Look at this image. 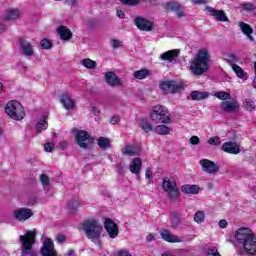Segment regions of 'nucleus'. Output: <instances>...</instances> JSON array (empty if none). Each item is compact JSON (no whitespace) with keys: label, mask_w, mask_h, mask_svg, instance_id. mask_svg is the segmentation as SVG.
Here are the masks:
<instances>
[{"label":"nucleus","mask_w":256,"mask_h":256,"mask_svg":"<svg viewBox=\"0 0 256 256\" xmlns=\"http://www.w3.org/2000/svg\"><path fill=\"white\" fill-rule=\"evenodd\" d=\"M234 239V247L239 255H256V236L251 229H238Z\"/></svg>","instance_id":"nucleus-1"},{"label":"nucleus","mask_w":256,"mask_h":256,"mask_svg":"<svg viewBox=\"0 0 256 256\" xmlns=\"http://www.w3.org/2000/svg\"><path fill=\"white\" fill-rule=\"evenodd\" d=\"M209 52L205 49L199 50L197 56L190 61V71L192 75H203L209 70Z\"/></svg>","instance_id":"nucleus-2"},{"label":"nucleus","mask_w":256,"mask_h":256,"mask_svg":"<svg viewBox=\"0 0 256 256\" xmlns=\"http://www.w3.org/2000/svg\"><path fill=\"white\" fill-rule=\"evenodd\" d=\"M82 231H84L87 239L92 243L99 245L101 234L103 233V226L95 219L87 220L83 224Z\"/></svg>","instance_id":"nucleus-3"},{"label":"nucleus","mask_w":256,"mask_h":256,"mask_svg":"<svg viewBox=\"0 0 256 256\" xmlns=\"http://www.w3.org/2000/svg\"><path fill=\"white\" fill-rule=\"evenodd\" d=\"M37 237V231L29 230L26 231L25 235H20V243H21V255L22 256H36L35 250H33V246L35 245V239Z\"/></svg>","instance_id":"nucleus-4"},{"label":"nucleus","mask_w":256,"mask_h":256,"mask_svg":"<svg viewBox=\"0 0 256 256\" xmlns=\"http://www.w3.org/2000/svg\"><path fill=\"white\" fill-rule=\"evenodd\" d=\"M5 113L15 121H21L25 117V110L19 101H9L5 107Z\"/></svg>","instance_id":"nucleus-5"},{"label":"nucleus","mask_w":256,"mask_h":256,"mask_svg":"<svg viewBox=\"0 0 256 256\" xmlns=\"http://www.w3.org/2000/svg\"><path fill=\"white\" fill-rule=\"evenodd\" d=\"M150 119L154 123L167 124L171 122V117H169V110L163 105H156L153 107L150 113Z\"/></svg>","instance_id":"nucleus-6"},{"label":"nucleus","mask_w":256,"mask_h":256,"mask_svg":"<svg viewBox=\"0 0 256 256\" xmlns=\"http://www.w3.org/2000/svg\"><path fill=\"white\" fill-rule=\"evenodd\" d=\"M162 187L164 191L168 193L171 201H177V199H179V187H177V182L175 180L164 178L162 181Z\"/></svg>","instance_id":"nucleus-7"},{"label":"nucleus","mask_w":256,"mask_h":256,"mask_svg":"<svg viewBox=\"0 0 256 256\" xmlns=\"http://www.w3.org/2000/svg\"><path fill=\"white\" fill-rule=\"evenodd\" d=\"M76 143L81 149H91L89 145H92L93 138L85 130H79L75 135Z\"/></svg>","instance_id":"nucleus-8"},{"label":"nucleus","mask_w":256,"mask_h":256,"mask_svg":"<svg viewBox=\"0 0 256 256\" xmlns=\"http://www.w3.org/2000/svg\"><path fill=\"white\" fill-rule=\"evenodd\" d=\"M17 45L19 46L22 55H24L25 57H33L35 55L33 44H31V42H29L27 39H18Z\"/></svg>","instance_id":"nucleus-9"},{"label":"nucleus","mask_w":256,"mask_h":256,"mask_svg":"<svg viewBox=\"0 0 256 256\" xmlns=\"http://www.w3.org/2000/svg\"><path fill=\"white\" fill-rule=\"evenodd\" d=\"M199 164L201 165L202 171H204V173L215 175V173L219 172V165L209 159H202L200 160Z\"/></svg>","instance_id":"nucleus-10"},{"label":"nucleus","mask_w":256,"mask_h":256,"mask_svg":"<svg viewBox=\"0 0 256 256\" xmlns=\"http://www.w3.org/2000/svg\"><path fill=\"white\" fill-rule=\"evenodd\" d=\"M13 215L16 221L23 223L33 217V210L29 208H19L13 212Z\"/></svg>","instance_id":"nucleus-11"},{"label":"nucleus","mask_w":256,"mask_h":256,"mask_svg":"<svg viewBox=\"0 0 256 256\" xmlns=\"http://www.w3.org/2000/svg\"><path fill=\"white\" fill-rule=\"evenodd\" d=\"M42 256H57V251H55V245L53 240L46 238L43 242V246L40 250Z\"/></svg>","instance_id":"nucleus-12"},{"label":"nucleus","mask_w":256,"mask_h":256,"mask_svg":"<svg viewBox=\"0 0 256 256\" xmlns=\"http://www.w3.org/2000/svg\"><path fill=\"white\" fill-rule=\"evenodd\" d=\"M160 87L166 93H179L183 89V85L177 81L164 82Z\"/></svg>","instance_id":"nucleus-13"},{"label":"nucleus","mask_w":256,"mask_h":256,"mask_svg":"<svg viewBox=\"0 0 256 256\" xmlns=\"http://www.w3.org/2000/svg\"><path fill=\"white\" fill-rule=\"evenodd\" d=\"M104 228L106 229V231L111 239H115V237H117V235H119V227H117V224L109 218H107L105 220Z\"/></svg>","instance_id":"nucleus-14"},{"label":"nucleus","mask_w":256,"mask_h":256,"mask_svg":"<svg viewBox=\"0 0 256 256\" xmlns=\"http://www.w3.org/2000/svg\"><path fill=\"white\" fill-rule=\"evenodd\" d=\"M134 23L136 25V27H138L140 29V31H153V23H151V21L138 16L135 18Z\"/></svg>","instance_id":"nucleus-15"},{"label":"nucleus","mask_w":256,"mask_h":256,"mask_svg":"<svg viewBox=\"0 0 256 256\" xmlns=\"http://www.w3.org/2000/svg\"><path fill=\"white\" fill-rule=\"evenodd\" d=\"M206 10L210 13L211 17H214L216 21H221L222 23L229 21V18L223 10H217L211 6H207Z\"/></svg>","instance_id":"nucleus-16"},{"label":"nucleus","mask_w":256,"mask_h":256,"mask_svg":"<svg viewBox=\"0 0 256 256\" xmlns=\"http://www.w3.org/2000/svg\"><path fill=\"white\" fill-rule=\"evenodd\" d=\"M221 109L225 113H237V111H239V102L229 100L222 101Z\"/></svg>","instance_id":"nucleus-17"},{"label":"nucleus","mask_w":256,"mask_h":256,"mask_svg":"<svg viewBox=\"0 0 256 256\" xmlns=\"http://www.w3.org/2000/svg\"><path fill=\"white\" fill-rule=\"evenodd\" d=\"M179 53H181V50L179 49L169 50L162 53L159 59L161 61H168V63H173L174 61H177V57H179Z\"/></svg>","instance_id":"nucleus-18"},{"label":"nucleus","mask_w":256,"mask_h":256,"mask_svg":"<svg viewBox=\"0 0 256 256\" xmlns=\"http://www.w3.org/2000/svg\"><path fill=\"white\" fill-rule=\"evenodd\" d=\"M222 150H224L225 153H230L231 155H239V153H241V149L237 143L234 142H225L222 145Z\"/></svg>","instance_id":"nucleus-19"},{"label":"nucleus","mask_w":256,"mask_h":256,"mask_svg":"<svg viewBox=\"0 0 256 256\" xmlns=\"http://www.w3.org/2000/svg\"><path fill=\"white\" fill-rule=\"evenodd\" d=\"M160 235L164 241H167V243H181V239H179V236L172 234L167 229L162 230L160 232Z\"/></svg>","instance_id":"nucleus-20"},{"label":"nucleus","mask_w":256,"mask_h":256,"mask_svg":"<svg viewBox=\"0 0 256 256\" xmlns=\"http://www.w3.org/2000/svg\"><path fill=\"white\" fill-rule=\"evenodd\" d=\"M60 102L63 105V107L66 109V111H73V109H75V100H73L67 94H63L60 97Z\"/></svg>","instance_id":"nucleus-21"},{"label":"nucleus","mask_w":256,"mask_h":256,"mask_svg":"<svg viewBox=\"0 0 256 256\" xmlns=\"http://www.w3.org/2000/svg\"><path fill=\"white\" fill-rule=\"evenodd\" d=\"M105 81L111 87H116L117 85L121 86V80L117 77L115 72H107L105 74Z\"/></svg>","instance_id":"nucleus-22"},{"label":"nucleus","mask_w":256,"mask_h":256,"mask_svg":"<svg viewBox=\"0 0 256 256\" xmlns=\"http://www.w3.org/2000/svg\"><path fill=\"white\" fill-rule=\"evenodd\" d=\"M123 155H128L129 157H135L141 153V148L137 145H126L122 148Z\"/></svg>","instance_id":"nucleus-23"},{"label":"nucleus","mask_w":256,"mask_h":256,"mask_svg":"<svg viewBox=\"0 0 256 256\" xmlns=\"http://www.w3.org/2000/svg\"><path fill=\"white\" fill-rule=\"evenodd\" d=\"M143 167V161L141 158H134L132 164L130 165V171L133 175H139L141 173V168Z\"/></svg>","instance_id":"nucleus-24"},{"label":"nucleus","mask_w":256,"mask_h":256,"mask_svg":"<svg viewBox=\"0 0 256 256\" xmlns=\"http://www.w3.org/2000/svg\"><path fill=\"white\" fill-rule=\"evenodd\" d=\"M167 11H174L177 17H185V13L181 11V5L177 2H170L166 5Z\"/></svg>","instance_id":"nucleus-25"},{"label":"nucleus","mask_w":256,"mask_h":256,"mask_svg":"<svg viewBox=\"0 0 256 256\" xmlns=\"http://www.w3.org/2000/svg\"><path fill=\"white\" fill-rule=\"evenodd\" d=\"M232 70L234 71V73L237 75L239 79H242V81H247V79H249V74H247L245 70L241 68V66L237 64H232Z\"/></svg>","instance_id":"nucleus-26"},{"label":"nucleus","mask_w":256,"mask_h":256,"mask_svg":"<svg viewBox=\"0 0 256 256\" xmlns=\"http://www.w3.org/2000/svg\"><path fill=\"white\" fill-rule=\"evenodd\" d=\"M58 34L60 35V38L62 41H69L73 37V33H71V30L65 26H60L58 28Z\"/></svg>","instance_id":"nucleus-27"},{"label":"nucleus","mask_w":256,"mask_h":256,"mask_svg":"<svg viewBox=\"0 0 256 256\" xmlns=\"http://www.w3.org/2000/svg\"><path fill=\"white\" fill-rule=\"evenodd\" d=\"M199 186L198 185H183L181 186L182 193H185L186 195H197L199 193Z\"/></svg>","instance_id":"nucleus-28"},{"label":"nucleus","mask_w":256,"mask_h":256,"mask_svg":"<svg viewBox=\"0 0 256 256\" xmlns=\"http://www.w3.org/2000/svg\"><path fill=\"white\" fill-rule=\"evenodd\" d=\"M190 97L193 101H203V99L209 98V92L205 91H192L190 92Z\"/></svg>","instance_id":"nucleus-29"},{"label":"nucleus","mask_w":256,"mask_h":256,"mask_svg":"<svg viewBox=\"0 0 256 256\" xmlns=\"http://www.w3.org/2000/svg\"><path fill=\"white\" fill-rule=\"evenodd\" d=\"M19 15H21V12L18 9H9L4 15V20L15 21V19H19Z\"/></svg>","instance_id":"nucleus-30"},{"label":"nucleus","mask_w":256,"mask_h":256,"mask_svg":"<svg viewBox=\"0 0 256 256\" xmlns=\"http://www.w3.org/2000/svg\"><path fill=\"white\" fill-rule=\"evenodd\" d=\"M239 27L241 31L248 37L250 41H254L253 36H251V33H253V28L245 22H240Z\"/></svg>","instance_id":"nucleus-31"},{"label":"nucleus","mask_w":256,"mask_h":256,"mask_svg":"<svg viewBox=\"0 0 256 256\" xmlns=\"http://www.w3.org/2000/svg\"><path fill=\"white\" fill-rule=\"evenodd\" d=\"M40 182L43 186V189L45 191V193H50L51 192V181L49 180V176H47L46 174H41L40 177Z\"/></svg>","instance_id":"nucleus-32"},{"label":"nucleus","mask_w":256,"mask_h":256,"mask_svg":"<svg viewBox=\"0 0 256 256\" xmlns=\"http://www.w3.org/2000/svg\"><path fill=\"white\" fill-rule=\"evenodd\" d=\"M170 219L172 223V229H177L181 225V214L179 212H171Z\"/></svg>","instance_id":"nucleus-33"},{"label":"nucleus","mask_w":256,"mask_h":256,"mask_svg":"<svg viewBox=\"0 0 256 256\" xmlns=\"http://www.w3.org/2000/svg\"><path fill=\"white\" fill-rule=\"evenodd\" d=\"M98 147L103 150L111 149V142L109 141V138H98Z\"/></svg>","instance_id":"nucleus-34"},{"label":"nucleus","mask_w":256,"mask_h":256,"mask_svg":"<svg viewBox=\"0 0 256 256\" xmlns=\"http://www.w3.org/2000/svg\"><path fill=\"white\" fill-rule=\"evenodd\" d=\"M139 127L143 131H145V133H149V132L153 131V126L146 119H140Z\"/></svg>","instance_id":"nucleus-35"},{"label":"nucleus","mask_w":256,"mask_h":256,"mask_svg":"<svg viewBox=\"0 0 256 256\" xmlns=\"http://www.w3.org/2000/svg\"><path fill=\"white\" fill-rule=\"evenodd\" d=\"M149 75H151V71L147 69H142L134 72L135 79H146V77H149Z\"/></svg>","instance_id":"nucleus-36"},{"label":"nucleus","mask_w":256,"mask_h":256,"mask_svg":"<svg viewBox=\"0 0 256 256\" xmlns=\"http://www.w3.org/2000/svg\"><path fill=\"white\" fill-rule=\"evenodd\" d=\"M194 222L197 223L198 225L205 223V212L201 210L197 211L194 214Z\"/></svg>","instance_id":"nucleus-37"},{"label":"nucleus","mask_w":256,"mask_h":256,"mask_svg":"<svg viewBox=\"0 0 256 256\" xmlns=\"http://www.w3.org/2000/svg\"><path fill=\"white\" fill-rule=\"evenodd\" d=\"M170 131L171 129H169V127L166 125H158L155 127V132L158 135H169Z\"/></svg>","instance_id":"nucleus-38"},{"label":"nucleus","mask_w":256,"mask_h":256,"mask_svg":"<svg viewBox=\"0 0 256 256\" xmlns=\"http://www.w3.org/2000/svg\"><path fill=\"white\" fill-rule=\"evenodd\" d=\"M47 127H49V124L47 123V121L45 119L40 120L36 124V133H43V131H45Z\"/></svg>","instance_id":"nucleus-39"},{"label":"nucleus","mask_w":256,"mask_h":256,"mask_svg":"<svg viewBox=\"0 0 256 256\" xmlns=\"http://www.w3.org/2000/svg\"><path fill=\"white\" fill-rule=\"evenodd\" d=\"M82 65L83 67H86V69H97V62L89 58L82 60Z\"/></svg>","instance_id":"nucleus-40"},{"label":"nucleus","mask_w":256,"mask_h":256,"mask_svg":"<svg viewBox=\"0 0 256 256\" xmlns=\"http://www.w3.org/2000/svg\"><path fill=\"white\" fill-rule=\"evenodd\" d=\"M215 97L221 101H227L228 99H231V94H229V92L219 91L215 93Z\"/></svg>","instance_id":"nucleus-41"},{"label":"nucleus","mask_w":256,"mask_h":256,"mask_svg":"<svg viewBox=\"0 0 256 256\" xmlns=\"http://www.w3.org/2000/svg\"><path fill=\"white\" fill-rule=\"evenodd\" d=\"M245 111H255V102L251 99H246L244 101Z\"/></svg>","instance_id":"nucleus-42"},{"label":"nucleus","mask_w":256,"mask_h":256,"mask_svg":"<svg viewBox=\"0 0 256 256\" xmlns=\"http://www.w3.org/2000/svg\"><path fill=\"white\" fill-rule=\"evenodd\" d=\"M208 145H213L214 147H219L221 145V138L219 136L210 137L207 140Z\"/></svg>","instance_id":"nucleus-43"},{"label":"nucleus","mask_w":256,"mask_h":256,"mask_svg":"<svg viewBox=\"0 0 256 256\" xmlns=\"http://www.w3.org/2000/svg\"><path fill=\"white\" fill-rule=\"evenodd\" d=\"M79 205L81 204L79 203L78 200H72L68 203V209L71 213H73L77 211V209H79Z\"/></svg>","instance_id":"nucleus-44"},{"label":"nucleus","mask_w":256,"mask_h":256,"mask_svg":"<svg viewBox=\"0 0 256 256\" xmlns=\"http://www.w3.org/2000/svg\"><path fill=\"white\" fill-rule=\"evenodd\" d=\"M206 256H221V254H219V251L217 250V248L210 247L206 251Z\"/></svg>","instance_id":"nucleus-45"},{"label":"nucleus","mask_w":256,"mask_h":256,"mask_svg":"<svg viewBox=\"0 0 256 256\" xmlns=\"http://www.w3.org/2000/svg\"><path fill=\"white\" fill-rule=\"evenodd\" d=\"M42 49H51L53 47V44H51V41L47 39H43L40 43Z\"/></svg>","instance_id":"nucleus-46"},{"label":"nucleus","mask_w":256,"mask_h":256,"mask_svg":"<svg viewBox=\"0 0 256 256\" xmlns=\"http://www.w3.org/2000/svg\"><path fill=\"white\" fill-rule=\"evenodd\" d=\"M242 9L244 11H255L256 7L253 5V3H245L242 4Z\"/></svg>","instance_id":"nucleus-47"},{"label":"nucleus","mask_w":256,"mask_h":256,"mask_svg":"<svg viewBox=\"0 0 256 256\" xmlns=\"http://www.w3.org/2000/svg\"><path fill=\"white\" fill-rule=\"evenodd\" d=\"M189 143H190V145H199V143H201V139H199L198 136H192L189 139Z\"/></svg>","instance_id":"nucleus-48"},{"label":"nucleus","mask_w":256,"mask_h":256,"mask_svg":"<svg viewBox=\"0 0 256 256\" xmlns=\"http://www.w3.org/2000/svg\"><path fill=\"white\" fill-rule=\"evenodd\" d=\"M239 62V57L235 54H229L228 55V63H238Z\"/></svg>","instance_id":"nucleus-49"},{"label":"nucleus","mask_w":256,"mask_h":256,"mask_svg":"<svg viewBox=\"0 0 256 256\" xmlns=\"http://www.w3.org/2000/svg\"><path fill=\"white\" fill-rule=\"evenodd\" d=\"M44 149L45 151H47L48 153H51L53 151V149H55V144L53 143H46L44 145Z\"/></svg>","instance_id":"nucleus-50"},{"label":"nucleus","mask_w":256,"mask_h":256,"mask_svg":"<svg viewBox=\"0 0 256 256\" xmlns=\"http://www.w3.org/2000/svg\"><path fill=\"white\" fill-rule=\"evenodd\" d=\"M110 43H111L113 49H119V47H121V42L117 39H112L110 41Z\"/></svg>","instance_id":"nucleus-51"},{"label":"nucleus","mask_w":256,"mask_h":256,"mask_svg":"<svg viewBox=\"0 0 256 256\" xmlns=\"http://www.w3.org/2000/svg\"><path fill=\"white\" fill-rule=\"evenodd\" d=\"M124 5H137L139 0H120Z\"/></svg>","instance_id":"nucleus-52"},{"label":"nucleus","mask_w":256,"mask_h":256,"mask_svg":"<svg viewBox=\"0 0 256 256\" xmlns=\"http://www.w3.org/2000/svg\"><path fill=\"white\" fill-rule=\"evenodd\" d=\"M69 145V142H67V140H63L59 143L58 147L59 149H61V151H65V149H67Z\"/></svg>","instance_id":"nucleus-53"},{"label":"nucleus","mask_w":256,"mask_h":256,"mask_svg":"<svg viewBox=\"0 0 256 256\" xmlns=\"http://www.w3.org/2000/svg\"><path fill=\"white\" fill-rule=\"evenodd\" d=\"M116 256H133V255L131 253H129V251H127V250H120V251H118Z\"/></svg>","instance_id":"nucleus-54"},{"label":"nucleus","mask_w":256,"mask_h":256,"mask_svg":"<svg viewBox=\"0 0 256 256\" xmlns=\"http://www.w3.org/2000/svg\"><path fill=\"white\" fill-rule=\"evenodd\" d=\"M218 225H219L220 229H226V227H227V225H229V223H227V220L222 219L219 221Z\"/></svg>","instance_id":"nucleus-55"},{"label":"nucleus","mask_w":256,"mask_h":256,"mask_svg":"<svg viewBox=\"0 0 256 256\" xmlns=\"http://www.w3.org/2000/svg\"><path fill=\"white\" fill-rule=\"evenodd\" d=\"M119 121H121V118L119 116H114L111 118L110 123L112 125H117V123H119Z\"/></svg>","instance_id":"nucleus-56"},{"label":"nucleus","mask_w":256,"mask_h":256,"mask_svg":"<svg viewBox=\"0 0 256 256\" xmlns=\"http://www.w3.org/2000/svg\"><path fill=\"white\" fill-rule=\"evenodd\" d=\"M209 0H192L193 5H205Z\"/></svg>","instance_id":"nucleus-57"},{"label":"nucleus","mask_w":256,"mask_h":256,"mask_svg":"<svg viewBox=\"0 0 256 256\" xmlns=\"http://www.w3.org/2000/svg\"><path fill=\"white\" fill-rule=\"evenodd\" d=\"M145 177H146V179H150V181H153L151 179V169H149V168L146 169Z\"/></svg>","instance_id":"nucleus-58"},{"label":"nucleus","mask_w":256,"mask_h":256,"mask_svg":"<svg viewBox=\"0 0 256 256\" xmlns=\"http://www.w3.org/2000/svg\"><path fill=\"white\" fill-rule=\"evenodd\" d=\"M155 240V235L154 234H149L147 237H146V241L148 243H151V241H154Z\"/></svg>","instance_id":"nucleus-59"},{"label":"nucleus","mask_w":256,"mask_h":256,"mask_svg":"<svg viewBox=\"0 0 256 256\" xmlns=\"http://www.w3.org/2000/svg\"><path fill=\"white\" fill-rule=\"evenodd\" d=\"M91 112L94 114V115H99L101 113V111H99V109L95 106H93L91 108Z\"/></svg>","instance_id":"nucleus-60"},{"label":"nucleus","mask_w":256,"mask_h":256,"mask_svg":"<svg viewBox=\"0 0 256 256\" xmlns=\"http://www.w3.org/2000/svg\"><path fill=\"white\" fill-rule=\"evenodd\" d=\"M65 236L63 234H60L57 236L58 243H63L65 241Z\"/></svg>","instance_id":"nucleus-61"},{"label":"nucleus","mask_w":256,"mask_h":256,"mask_svg":"<svg viewBox=\"0 0 256 256\" xmlns=\"http://www.w3.org/2000/svg\"><path fill=\"white\" fill-rule=\"evenodd\" d=\"M117 17H119V19H125V13L122 10H118Z\"/></svg>","instance_id":"nucleus-62"},{"label":"nucleus","mask_w":256,"mask_h":256,"mask_svg":"<svg viewBox=\"0 0 256 256\" xmlns=\"http://www.w3.org/2000/svg\"><path fill=\"white\" fill-rule=\"evenodd\" d=\"M66 5H71V7H73V5H76L77 1L76 0H65Z\"/></svg>","instance_id":"nucleus-63"},{"label":"nucleus","mask_w":256,"mask_h":256,"mask_svg":"<svg viewBox=\"0 0 256 256\" xmlns=\"http://www.w3.org/2000/svg\"><path fill=\"white\" fill-rule=\"evenodd\" d=\"M6 30L7 28L5 27V25L0 22V33H5Z\"/></svg>","instance_id":"nucleus-64"}]
</instances>
